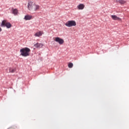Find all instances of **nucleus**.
Listing matches in <instances>:
<instances>
[{
	"instance_id": "nucleus-1",
	"label": "nucleus",
	"mask_w": 129,
	"mask_h": 129,
	"mask_svg": "<svg viewBox=\"0 0 129 129\" xmlns=\"http://www.w3.org/2000/svg\"><path fill=\"white\" fill-rule=\"evenodd\" d=\"M20 52L21 56H23V57H28V56L30 55L31 49L28 47H25L20 49Z\"/></svg>"
},
{
	"instance_id": "nucleus-2",
	"label": "nucleus",
	"mask_w": 129,
	"mask_h": 129,
	"mask_svg": "<svg viewBox=\"0 0 129 129\" xmlns=\"http://www.w3.org/2000/svg\"><path fill=\"white\" fill-rule=\"evenodd\" d=\"M1 26V27H6L7 29H10V28H12V24L6 20L2 21Z\"/></svg>"
},
{
	"instance_id": "nucleus-3",
	"label": "nucleus",
	"mask_w": 129,
	"mask_h": 129,
	"mask_svg": "<svg viewBox=\"0 0 129 129\" xmlns=\"http://www.w3.org/2000/svg\"><path fill=\"white\" fill-rule=\"evenodd\" d=\"M65 25L67 27H69V28H70V27H75L76 26V22L73 20L69 21L65 24Z\"/></svg>"
},
{
	"instance_id": "nucleus-4",
	"label": "nucleus",
	"mask_w": 129,
	"mask_h": 129,
	"mask_svg": "<svg viewBox=\"0 0 129 129\" xmlns=\"http://www.w3.org/2000/svg\"><path fill=\"white\" fill-rule=\"evenodd\" d=\"M54 41L59 44V45H63L64 44V40L60 37H55Z\"/></svg>"
},
{
	"instance_id": "nucleus-5",
	"label": "nucleus",
	"mask_w": 129,
	"mask_h": 129,
	"mask_svg": "<svg viewBox=\"0 0 129 129\" xmlns=\"http://www.w3.org/2000/svg\"><path fill=\"white\" fill-rule=\"evenodd\" d=\"M43 34H44V32L43 31H39L34 34V36L35 37H41V36H42V35H43Z\"/></svg>"
},
{
	"instance_id": "nucleus-6",
	"label": "nucleus",
	"mask_w": 129,
	"mask_h": 129,
	"mask_svg": "<svg viewBox=\"0 0 129 129\" xmlns=\"http://www.w3.org/2000/svg\"><path fill=\"white\" fill-rule=\"evenodd\" d=\"M32 8H32V11H38V10H39L40 6H39V5H37L34 4L33 5Z\"/></svg>"
},
{
	"instance_id": "nucleus-7",
	"label": "nucleus",
	"mask_w": 129,
	"mask_h": 129,
	"mask_svg": "<svg viewBox=\"0 0 129 129\" xmlns=\"http://www.w3.org/2000/svg\"><path fill=\"white\" fill-rule=\"evenodd\" d=\"M111 17L114 21H121V19L116 15H111Z\"/></svg>"
},
{
	"instance_id": "nucleus-8",
	"label": "nucleus",
	"mask_w": 129,
	"mask_h": 129,
	"mask_svg": "<svg viewBox=\"0 0 129 129\" xmlns=\"http://www.w3.org/2000/svg\"><path fill=\"white\" fill-rule=\"evenodd\" d=\"M115 3H118V4H120V5H124V4H126V1L124 0H114Z\"/></svg>"
},
{
	"instance_id": "nucleus-9",
	"label": "nucleus",
	"mask_w": 129,
	"mask_h": 129,
	"mask_svg": "<svg viewBox=\"0 0 129 129\" xmlns=\"http://www.w3.org/2000/svg\"><path fill=\"white\" fill-rule=\"evenodd\" d=\"M28 8L29 11L33 10V2H29L28 4Z\"/></svg>"
},
{
	"instance_id": "nucleus-10",
	"label": "nucleus",
	"mask_w": 129,
	"mask_h": 129,
	"mask_svg": "<svg viewBox=\"0 0 129 129\" xmlns=\"http://www.w3.org/2000/svg\"><path fill=\"white\" fill-rule=\"evenodd\" d=\"M12 14H13L14 16H17V15H18L19 13V11H18V9H17L12 8Z\"/></svg>"
},
{
	"instance_id": "nucleus-11",
	"label": "nucleus",
	"mask_w": 129,
	"mask_h": 129,
	"mask_svg": "<svg viewBox=\"0 0 129 129\" xmlns=\"http://www.w3.org/2000/svg\"><path fill=\"white\" fill-rule=\"evenodd\" d=\"M77 9L79 10H83L85 8V5L83 4H81L77 6Z\"/></svg>"
},
{
	"instance_id": "nucleus-12",
	"label": "nucleus",
	"mask_w": 129,
	"mask_h": 129,
	"mask_svg": "<svg viewBox=\"0 0 129 129\" xmlns=\"http://www.w3.org/2000/svg\"><path fill=\"white\" fill-rule=\"evenodd\" d=\"M33 18V16H30V15H26L24 17V20L26 21L32 20V18Z\"/></svg>"
},
{
	"instance_id": "nucleus-13",
	"label": "nucleus",
	"mask_w": 129,
	"mask_h": 129,
	"mask_svg": "<svg viewBox=\"0 0 129 129\" xmlns=\"http://www.w3.org/2000/svg\"><path fill=\"white\" fill-rule=\"evenodd\" d=\"M34 47L36 48H42V47H43V44L41 43H37L36 44H34Z\"/></svg>"
},
{
	"instance_id": "nucleus-14",
	"label": "nucleus",
	"mask_w": 129,
	"mask_h": 129,
	"mask_svg": "<svg viewBox=\"0 0 129 129\" xmlns=\"http://www.w3.org/2000/svg\"><path fill=\"white\" fill-rule=\"evenodd\" d=\"M9 70H10L9 72L10 73H14V72H16V71H17V69L16 68L13 69L12 68H10Z\"/></svg>"
},
{
	"instance_id": "nucleus-15",
	"label": "nucleus",
	"mask_w": 129,
	"mask_h": 129,
	"mask_svg": "<svg viewBox=\"0 0 129 129\" xmlns=\"http://www.w3.org/2000/svg\"><path fill=\"white\" fill-rule=\"evenodd\" d=\"M69 68H72L73 67V63L72 62H70L68 64Z\"/></svg>"
},
{
	"instance_id": "nucleus-16",
	"label": "nucleus",
	"mask_w": 129,
	"mask_h": 129,
	"mask_svg": "<svg viewBox=\"0 0 129 129\" xmlns=\"http://www.w3.org/2000/svg\"><path fill=\"white\" fill-rule=\"evenodd\" d=\"M2 28L0 27V32H2Z\"/></svg>"
}]
</instances>
